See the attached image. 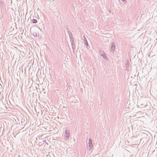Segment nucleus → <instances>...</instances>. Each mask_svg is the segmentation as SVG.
Listing matches in <instances>:
<instances>
[{"label":"nucleus","mask_w":157,"mask_h":157,"mask_svg":"<svg viewBox=\"0 0 157 157\" xmlns=\"http://www.w3.org/2000/svg\"><path fill=\"white\" fill-rule=\"evenodd\" d=\"M71 43V45L72 49H75V42L73 38L72 37L71 39H70Z\"/></svg>","instance_id":"nucleus-4"},{"label":"nucleus","mask_w":157,"mask_h":157,"mask_svg":"<svg viewBox=\"0 0 157 157\" xmlns=\"http://www.w3.org/2000/svg\"><path fill=\"white\" fill-rule=\"evenodd\" d=\"M4 4V3L2 1H0V5L1 6L2 5Z\"/></svg>","instance_id":"nucleus-11"},{"label":"nucleus","mask_w":157,"mask_h":157,"mask_svg":"<svg viewBox=\"0 0 157 157\" xmlns=\"http://www.w3.org/2000/svg\"><path fill=\"white\" fill-rule=\"evenodd\" d=\"M99 54L104 59L107 61L109 60V58L107 57L106 54L103 51L100 50L99 51Z\"/></svg>","instance_id":"nucleus-2"},{"label":"nucleus","mask_w":157,"mask_h":157,"mask_svg":"<svg viewBox=\"0 0 157 157\" xmlns=\"http://www.w3.org/2000/svg\"><path fill=\"white\" fill-rule=\"evenodd\" d=\"M83 37L84 38L83 40L84 42L85 45L86 46V48L87 49H89V44L86 40V37L84 36H83Z\"/></svg>","instance_id":"nucleus-3"},{"label":"nucleus","mask_w":157,"mask_h":157,"mask_svg":"<svg viewBox=\"0 0 157 157\" xmlns=\"http://www.w3.org/2000/svg\"><path fill=\"white\" fill-rule=\"evenodd\" d=\"M66 29H67V32L68 31H69L70 30V29H69V28L67 27H66Z\"/></svg>","instance_id":"nucleus-13"},{"label":"nucleus","mask_w":157,"mask_h":157,"mask_svg":"<svg viewBox=\"0 0 157 157\" xmlns=\"http://www.w3.org/2000/svg\"><path fill=\"white\" fill-rule=\"evenodd\" d=\"M33 36H38L39 35V34L37 33L36 32H33Z\"/></svg>","instance_id":"nucleus-10"},{"label":"nucleus","mask_w":157,"mask_h":157,"mask_svg":"<svg viewBox=\"0 0 157 157\" xmlns=\"http://www.w3.org/2000/svg\"><path fill=\"white\" fill-rule=\"evenodd\" d=\"M124 3L126 4V0H121Z\"/></svg>","instance_id":"nucleus-12"},{"label":"nucleus","mask_w":157,"mask_h":157,"mask_svg":"<svg viewBox=\"0 0 157 157\" xmlns=\"http://www.w3.org/2000/svg\"><path fill=\"white\" fill-rule=\"evenodd\" d=\"M74 50H75V49H73V52H74Z\"/></svg>","instance_id":"nucleus-15"},{"label":"nucleus","mask_w":157,"mask_h":157,"mask_svg":"<svg viewBox=\"0 0 157 157\" xmlns=\"http://www.w3.org/2000/svg\"><path fill=\"white\" fill-rule=\"evenodd\" d=\"M32 22L34 24L36 23L37 22V20L36 19H33L31 20Z\"/></svg>","instance_id":"nucleus-9"},{"label":"nucleus","mask_w":157,"mask_h":157,"mask_svg":"<svg viewBox=\"0 0 157 157\" xmlns=\"http://www.w3.org/2000/svg\"><path fill=\"white\" fill-rule=\"evenodd\" d=\"M125 67L127 70L129 69V61L128 60L126 62V64L125 65Z\"/></svg>","instance_id":"nucleus-7"},{"label":"nucleus","mask_w":157,"mask_h":157,"mask_svg":"<svg viewBox=\"0 0 157 157\" xmlns=\"http://www.w3.org/2000/svg\"><path fill=\"white\" fill-rule=\"evenodd\" d=\"M44 142H45V143L48 144V143L46 141V140H43V141Z\"/></svg>","instance_id":"nucleus-14"},{"label":"nucleus","mask_w":157,"mask_h":157,"mask_svg":"<svg viewBox=\"0 0 157 157\" xmlns=\"http://www.w3.org/2000/svg\"><path fill=\"white\" fill-rule=\"evenodd\" d=\"M70 135L69 131L68 130V128L67 127L65 128V131L64 134V139L65 140H67L69 138Z\"/></svg>","instance_id":"nucleus-1"},{"label":"nucleus","mask_w":157,"mask_h":157,"mask_svg":"<svg viewBox=\"0 0 157 157\" xmlns=\"http://www.w3.org/2000/svg\"><path fill=\"white\" fill-rule=\"evenodd\" d=\"M67 33L68 34V35H69L70 39H71L72 37H73V35L70 30L69 31H68Z\"/></svg>","instance_id":"nucleus-8"},{"label":"nucleus","mask_w":157,"mask_h":157,"mask_svg":"<svg viewBox=\"0 0 157 157\" xmlns=\"http://www.w3.org/2000/svg\"><path fill=\"white\" fill-rule=\"evenodd\" d=\"M116 48V44L114 42H112L110 48V51H114Z\"/></svg>","instance_id":"nucleus-5"},{"label":"nucleus","mask_w":157,"mask_h":157,"mask_svg":"<svg viewBox=\"0 0 157 157\" xmlns=\"http://www.w3.org/2000/svg\"><path fill=\"white\" fill-rule=\"evenodd\" d=\"M92 141L91 138H90L89 140V142H88V144H89V147L90 148L92 147L93 146V144H92Z\"/></svg>","instance_id":"nucleus-6"}]
</instances>
